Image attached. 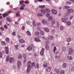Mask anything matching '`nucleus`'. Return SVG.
<instances>
[{
  "label": "nucleus",
  "mask_w": 74,
  "mask_h": 74,
  "mask_svg": "<svg viewBox=\"0 0 74 74\" xmlns=\"http://www.w3.org/2000/svg\"><path fill=\"white\" fill-rule=\"evenodd\" d=\"M6 61L7 62H8L9 61L10 63H12L14 61V58H10L9 56H8L6 58Z\"/></svg>",
  "instance_id": "1"
},
{
  "label": "nucleus",
  "mask_w": 74,
  "mask_h": 74,
  "mask_svg": "<svg viewBox=\"0 0 74 74\" xmlns=\"http://www.w3.org/2000/svg\"><path fill=\"white\" fill-rule=\"evenodd\" d=\"M35 65V64L34 62H33L32 64V66H27V72L28 73H29L30 71V70H31V68H32Z\"/></svg>",
  "instance_id": "2"
},
{
  "label": "nucleus",
  "mask_w": 74,
  "mask_h": 74,
  "mask_svg": "<svg viewBox=\"0 0 74 74\" xmlns=\"http://www.w3.org/2000/svg\"><path fill=\"white\" fill-rule=\"evenodd\" d=\"M53 37L52 36H49L46 39L47 44L49 43V40H53Z\"/></svg>",
  "instance_id": "3"
},
{
  "label": "nucleus",
  "mask_w": 74,
  "mask_h": 74,
  "mask_svg": "<svg viewBox=\"0 0 74 74\" xmlns=\"http://www.w3.org/2000/svg\"><path fill=\"white\" fill-rule=\"evenodd\" d=\"M22 65V62L20 61H18L17 62V68L18 69H20L21 66Z\"/></svg>",
  "instance_id": "4"
},
{
  "label": "nucleus",
  "mask_w": 74,
  "mask_h": 74,
  "mask_svg": "<svg viewBox=\"0 0 74 74\" xmlns=\"http://www.w3.org/2000/svg\"><path fill=\"white\" fill-rule=\"evenodd\" d=\"M45 49L44 48H42L40 52V53L41 56H44V51Z\"/></svg>",
  "instance_id": "5"
},
{
  "label": "nucleus",
  "mask_w": 74,
  "mask_h": 74,
  "mask_svg": "<svg viewBox=\"0 0 74 74\" xmlns=\"http://www.w3.org/2000/svg\"><path fill=\"white\" fill-rule=\"evenodd\" d=\"M40 12L43 15H45L46 14V12H45V10L44 9H42L40 10Z\"/></svg>",
  "instance_id": "6"
},
{
  "label": "nucleus",
  "mask_w": 74,
  "mask_h": 74,
  "mask_svg": "<svg viewBox=\"0 0 74 74\" xmlns=\"http://www.w3.org/2000/svg\"><path fill=\"white\" fill-rule=\"evenodd\" d=\"M69 54H70V55H71L73 53V49L72 48H70L69 49Z\"/></svg>",
  "instance_id": "7"
},
{
  "label": "nucleus",
  "mask_w": 74,
  "mask_h": 74,
  "mask_svg": "<svg viewBox=\"0 0 74 74\" xmlns=\"http://www.w3.org/2000/svg\"><path fill=\"white\" fill-rule=\"evenodd\" d=\"M31 65H32V66H31ZM27 66H29V67H32V62L30 61H29L28 62Z\"/></svg>",
  "instance_id": "8"
},
{
  "label": "nucleus",
  "mask_w": 74,
  "mask_h": 74,
  "mask_svg": "<svg viewBox=\"0 0 74 74\" xmlns=\"http://www.w3.org/2000/svg\"><path fill=\"white\" fill-rule=\"evenodd\" d=\"M51 70V67H47L46 69V71L49 72Z\"/></svg>",
  "instance_id": "9"
},
{
  "label": "nucleus",
  "mask_w": 74,
  "mask_h": 74,
  "mask_svg": "<svg viewBox=\"0 0 74 74\" xmlns=\"http://www.w3.org/2000/svg\"><path fill=\"white\" fill-rule=\"evenodd\" d=\"M33 47L34 46H33L32 47H28L27 49V50H28V51H30L31 50H32V48H33Z\"/></svg>",
  "instance_id": "10"
},
{
  "label": "nucleus",
  "mask_w": 74,
  "mask_h": 74,
  "mask_svg": "<svg viewBox=\"0 0 74 74\" xmlns=\"http://www.w3.org/2000/svg\"><path fill=\"white\" fill-rule=\"evenodd\" d=\"M35 40L37 42H41V40L37 37H35Z\"/></svg>",
  "instance_id": "11"
},
{
  "label": "nucleus",
  "mask_w": 74,
  "mask_h": 74,
  "mask_svg": "<svg viewBox=\"0 0 74 74\" xmlns=\"http://www.w3.org/2000/svg\"><path fill=\"white\" fill-rule=\"evenodd\" d=\"M67 11L69 12H74V10L72 9H67Z\"/></svg>",
  "instance_id": "12"
},
{
  "label": "nucleus",
  "mask_w": 74,
  "mask_h": 74,
  "mask_svg": "<svg viewBox=\"0 0 74 74\" xmlns=\"http://www.w3.org/2000/svg\"><path fill=\"white\" fill-rule=\"evenodd\" d=\"M51 11L53 14H57V11L54 9H52Z\"/></svg>",
  "instance_id": "13"
},
{
  "label": "nucleus",
  "mask_w": 74,
  "mask_h": 74,
  "mask_svg": "<svg viewBox=\"0 0 74 74\" xmlns=\"http://www.w3.org/2000/svg\"><path fill=\"white\" fill-rule=\"evenodd\" d=\"M25 2L22 0L21 1H20V4L21 5V6L23 5H26L24 4Z\"/></svg>",
  "instance_id": "14"
},
{
  "label": "nucleus",
  "mask_w": 74,
  "mask_h": 74,
  "mask_svg": "<svg viewBox=\"0 0 74 74\" xmlns=\"http://www.w3.org/2000/svg\"><path fill=\"white\" fill-rule=\"evenodd\" d=\"M61 21L62 22H64L65 23H66V20L65 18H62L61 19Z\"/></svg>",
  "instance_id": "15"
},
{
  "label": "nucleus",
  "mask_w": 74,
  "mask_h": 74,
  "mask_svg": "<svg viewBox=\"0 0 74 74\" xmlns=\"http://www.w3.org/2000/svg\"><path fill=\"white\" fill-rule=\"evenodd\" d=\"M45 47L47 50H49V45H46Z\"/></svg>",
  "instance_id": "16"
},
{
  "label": "nucleus",
  "mask_w": 74,
  "mask_h": 74,
  "mask_svg": "<svg viewBox=\"0 0 74 74\" xmlns=\"http://www.w3.org/2000/svg\"><path fill=\"white\" fill-rule=\"evenodd\" d=\"M5 52L6 54L8 53V48L7 47H6L5 48Z\"/></svg>",
  "instance_id": "17"
},
{
  "label": "nucleus",
  "mask_w": 74,
  "mask_h": 74,
  "mask_svg": "<svg viewBox=\"0 0 74 74\" xmlns=\"http://www.w3.org/2000/svg\"><path fill=\"white\" fill-rule=\"evenodd\" d=\"M54 71L55 72H56L57 74L59 73V70L58 69H54Z\"/></svg>",
  "instance_id": "18"
},
{
  "label": "nucleus",
  "mask_w": 74,
  "mask_h": 74,
  "mask_svg": "<svg viewBox=\"0 0 74 74\" xmlns=\"http://www.w3.org/2000/svg\"><path fill=\"white\" fill-rule=\"evenodd\" d=\"M25 6L26 5H23L21 6V7L20 8V10H24V8H25Z\"/></svg>",
  "instance_id": "19"
},
{
  "label": "nucleus",
  "mask_w": 74,
  "mask_h": 74,
  "mask_svg": "<svg viewBox=\"0 0 74 74\" xmlns=\"http://www.w3.org/2000/svg\"><path fill=\"white\" fill-rule=\"evenodd\" d=\"M46 12H51V10L47 8L45 9Z\"/></svg>",
  "instance_id": "20"
},
{
  "label": "nucleus",
  "mask_w": 74,
  "mask_h": 74,
  "mask_svg": "<svg viewBox=\"0 0 74 74\" xmlns=\"http://www.w3.org/2000/svg\"><path fill=\"white\" fill-rule=\"evenodd\" d=\"M67 67V64H66V63H64L63 65V67L64 69H66Z\"/></svg>",
  "instance_id": "21"
},
{
  "label": "nucleus",
  "mask_w": 74,
  "mask_h": 74,
  "mask_svg": "<svg viewBox=\"0 0 74 74\" xmlns=\"http://www.w3.org/2000/svg\"><path fill=\"white\" fill-rule=\"evenodd\" d=\"M67 58L69 60H73V57L71 56H69L67 57Z\"/></svg>",
  "instance_id": "22"
},
{
  "label": "nucleus",
  "mask_w": 74,
  "mask_h": 74,
  "mask_svg": "<svg viewBox=\"0 0 74 74\" xmlns=\"http://www.w3.org/2000/svg\"><path fill=\"white\" fill-rule=\"evenodd\" d=\"M39 34H40V32H36L34 33V35L35 36H38Z\"/></svg>",
  "instance_id": "23"
},
{
  "label": "nucleus",
  "mask_w": 74,
  "mask_h": 74,
  "mask_svg": "<svg viewBox=\"0 0 74 74\" xmlns=\"http://www.w3.org/2000/svg\"><path fill=\"white\" fill-rule=\"evenodd\" d=\"M44 29L45 32H49V30L47 28H45Z\"/></svg>",
  "instance_id": "24"
},
{
  "label": "nucleus",
  "mask_w": 74,
  "mask_h": 74,
  "mask_svg": "<svg viewBox=\"0 0 74 74\" xmlns=\"http://www.w3.org/2000/svg\"><path fill=\"white\" fill-rule=\"evenodd\" d=\"M19 41L20 43H23L25 42V40H23V39H20L19 40Z\"/></svg>",
  "instance_id": "25"
},
{
  "label": "nucleus",
  "mask_w": 74,
  "mask_h": 74,
  "mask_svg": "<svg viewBox=\"0 0 74 74\" xmlns=\"http://www.w3.org/2000/svg\"><path fill=\"white\" fill-rule=\"evenodd\" d=\"M66 24L67 26H70V25H71V22L70 21H68L67 22Z\"/></svg>",
  "instance_id": "26"
},
{
  "label": "nucleus",
  "mask_w": 74,
  "mask_h": 74,
  "mask_svg": "<svg viewBox=\"0 0 74 74\" xmlns=\"http://www.w3.org/2000/svg\"><path fill=\"white\" fill-rule=\"evenodd\" d=\"M8 15V13L7 12L4 14L3 15V17H5L6 16H7Z\"/></svg>",
  "instance_id": "27"
},
{
  "label": "nucleus",
  "mask_w": 74,
  "mask_h": 74,
  "mask_svg": "<svg viewBox=\"0 0 74 74\" xmlns=\"http://www.w3.org/2000/svg\"><path fill=\"white\" fill-rule=\"evenodd\" d=\"M43 15L42 14H41V13H38L37 16H43Z\"/></svg>",
  "instance_id": "28"
},
{
  "label": "nucleus",
  "mask_w": 74,
  "mask_h": 74,
  "mask_svg": "<svg viewBox=\"0 0 74 74\" xmlns=\"http://www.w3.org/2000/svg\"><path fill=\"white\" fill-rule=\"evenodd\" d=\"M27 35H28V36H29L31 35V33H30V32L29 31H27Z\"/></svg>",
  "instance_id": "29"
},
{
  "label": "nucleus",
  "mask_w": 74,
  "mask_h": 74,
  "mask_svg": "<svg viewBox=\"0 0 74 74\" xmlns=\"http://www.w3.org/2000/svg\"><path fill=\"white\" fill-rule=\"evenodd\" d=\"M52 17L50 16L48 18V20L49 21H51L52 20Z\"/></svg>",
  "instance_id": "30"
},
{
  "label": "nucleus",
  "mask_w": 74,
  "mask_h": 74,
  "mask_svg": "<svg viewBox=\"0 0 74 74\" xmlns=\"http://www.w3.org/2000/svg\"><path fill=\"white\" fill-rule=\"evenodd\" d=\"M40 32L41 35L42 36H43V35H44V31L41 30Z\"/></svg>",
  "instance_id": "31"
},
{
  "label": "nucleus",
  "mask_w": 74,
  "mask_h": 74,
  "mask_svg": "<svg viewBox=\"0 0 74 74\" xmlns=\"http://www.w3.org/2000/svg\"><path fill=\"white\" fill-rule=\"evenodd\" d=\"M45 7V5H41L39 6V8H44Z\"/></svg>",
  "instance_id": "32"
},
{
  "label": "nucleus",
  "mask_w": 74,
  "mask_h": 74,
  "mask_svg": "<svg viewBox=\"0 0 74 74\" xmlns=\"http://www.w3.org/2000/svg\"><path fill=\"white\" fill-rule=\"evenodd\" d=\"M0 73L1 74H4V71L3 70H1L0 71Z\"/></svg>",
  "instance_id": "33"
},
{
  "label": "nucleus",
  "mask_w": 74,
  "mask_h": 74,
  "mask_svg": "<svg viewBox=\"0 0 74 74\" xmlns=\"http://www.w3.org/2000/svg\"><path fill=\"white\" fill-rule=\"evenodd\" d=\"M7 20L8 22H11V18L10 17H8L7 18Z\"/></svg>",
  "instance_id": "34"
},
{
  "label": "nucleus",
  "mask_w": 74,
  "mask_h": 74,
  "mask_svg": "<svg viewBox=\"0 0 74 74\" xmlns=\"http://www.w3.org/2000/svg\"><path fill=\"white\" fill-rule=\"evenodd\" d=\"M64 9H66V8H70V6H65L63 8Z\"/></svg>",
  "instance_id": "35"
},
{
  "label": "nucleus",
  "mask_w": 74,
  "mask_h": 74,
  "mask_svg": "<svg viewBox=\"0 0 74 74\" xmlns=\"http://www.w3.org/2000/svg\"><path fill=\"white\" fill-rule=\"evenodd\" d=\"M20 13V12H19V11H18V12L16 14V16H20V15L19 14Z\"/></svg>",
  "instance_id": "36"
},
{
  "label": "nucleus",
  "mask_w": 74,
  "mask_h": 74,
  "mask_svg": "<svg viewBox=\"0 0 74 74\" xmlns=\"http://www.w3.org/2000/svg\"><path fill=\"white\" fill-rule=\"evenodd\" d=\"M42 23L44 24H45L47 23V21L45 20H43L42 21Z\"/></svg>",
  "instance_id": "37"
},
{
  "label": "nucleus",
  "mask_w": 74,
  "mask_h": 74,
  "mask_svg": "<svg viewBox=\"0 0 74 74\" xmlns=\"http://www.w3.org/2000/svg\"><path fill=\"white\" fill-rule=\"evenodd\" d=\"M6 40L7 42H9V41H10V38H6Z\"/></svg>",
  "instance_id": "38"
},
{
  "label": "nucleus",
  "mask_w": 74,
  "mask_h": 74,
  "mask_svg": "<svg viewBox=\"0 0 74 74\" xmlns=\"http://www.w3.org/2000/svg\"><path fill=\"white\" fill-rule=\"evenodd\" d=\"M57 25L58 27H59L60 26V25L59 24V21H57L56 22Z\"/></svg>",
  "instance_id": "39"
},
{
  "label": "nucleus",
  "mask_w": 74,
  "mask_h": 74,
  "mask_svg": "<svg viewBox=\"0 0 74 74\" xmlns=\"http://www.w3.org/2000/svg\"><path fill=\"white\" fill-rule=\"evenodd\" d=\"M64 74V71L63 70H62L60 71V74Z\"/></svg>",
  "instance_id": "40"
},
{
  "label": "nucleus",
  "mask_w": 74,
  "mask_h": 74,
  "mask_svg": "<svg viewBox=\"0 0 74 74\" xmlns=\"http://www.w3.org/2000/svg\"><path fill=\"white\" fill-rule=\"evenodd\" d=\"M1 44L2 45H5V43L4 41H2Z\"/></svg>",
  "instance_id": "41"
},
{
  "label": "nucleus",
  "mask_w": 74,
  "mask_h": 74,
  "mask_svg": "<svg viewBox=\"0 0 74 74\" xmlns=\"http://www.w3.org/2000/svg\"><path fill=\"white\" fill-rule=\"evenodd\" d=\"M33 26H34L35 27H36V23H35V21L34 20H33Z\"/></svg>",
  "instance_id": "42"
},
{
  "label": "nucleus",
  "mask_w": 74,
  "mask_h": 74,
  "mask_svg": "<svg viewBox=\"0 0 74 74\" xmlns=\"http://www.w3.org/2000/svg\"><path fill=\"white\" fill-rule=\"evenodd\" d=\"M71 41V38H68L67 39V42H69L70 41Z\"/></svg>",
  "instance_id": "43"
},
{
  "label": "nucleus",
  "mask_w": 74,
  "mask_h": 74,
  "mask_svg": "<svg viewBox=\"0 0 74 74\" xmlns=\"http://www.w3.org/2000/svg\"><path fill=\"white\" fill-rule=\"evenodd\" d=\"M52 25H54V24H55V20H53L51 22Z\"/></svg>",
  "instance_id": "44"
},
{
  "label": "nucleus",
  "mask_w": 74,
  "mask_h": 74,
  "mask_svg": "<svg viewBox=\"0 0 74 74\" xmlns=\"http://www.w3.org/2000/svg\"><path fill=\"white\" fill-rule=\"evenodd\" d=\"M23 58H24L25 59V58H26L27 57V55H26V54H23Z\"/></svg>",
  "instance_id": "45"
},
{
  "label": "nucleus",
  "mask_w": 74,
  "mask_h": 74,
  "mask_svg": "<svg viewBox=\"0 0 74 74\" xmlns=\"http://www.w3.org/2000/svg\"><path fill=\"white\" fill-rule=\"evenodd\" d=\"M22 56L21 54H19L18 56V58L19 59H21V58H22Z\"/></svg>",
  "instance_id": "46"
},
{
  "label": "nucleus",
  "mask_w": 74,
  "mask_h": 74,
  "mask_svg": "<svg viewBox=\"0 0 74 74\" xmlns=\"http://www.w3.org/2000/svg\"><path fill=\"white\" fill-rule=\"evenodd\" d=\"M47 65L48 64H47V63H46L44 64L43 66L45 67H47Z\"/></svg>",
  "instance_id": "47"
},
{
  "label": "nucleus",
  "mask_w": 74,
  "mask_h": 74,
  "mask_svg": "<svg viewBox=\"0 0 74 74\" xmlns=\"http://www.w3.org/2000/svg\"><path fill=\"white\" fill-rule=\"evenodd\" d=\"M63 29H64V27L62 26H61L60 27V29L61 30H63Z\"/></svg>",
  "instance_id": "48"
},
{
  "label": "nucleus",
  "mask_w": 74,
  "mask_h": 74,
  "mask_svg": "<svg viewBox=\"0 0 74 74\" xmlns=\"http://www.w3.org/2000/svg\"><path fill=\"white\" fill-rule=\"evenodd\" d=\"M46 15L47 17H49V13H47L46 14Z\"/></svg>",
  "instance_id": "49"
},
{
  "label": "nucleus",
  "mask_w": 74,
  "mask_h": 74,
  "mask_svg": "<svg viewBox=\"0 0 74 74\" xmlns=\"http://www.w3.org/2000/svg\"><path fill=\"white\" fill-rule=\"evenodd\" d=\"M39 67V65H38V64H36V67H35V68L36 69L37 68H38Z\"/></svg>",
  "instance_id": "50"
},
{
  "label": "nucleus",
  "mask_w": 74,
  "mask_h": 74,
  "mask_svg": "<svg viewBox=\"0 0 74 74\" xmlns=\"http://www.w3.org/2000/svg\"><path fill=\"white\" fill-rule=\"evenodd\" d=\"M12 35L13 36H15V35H16V32H13Z\"/></svg>",
  "instance_id": "51"
},
{
  "label": "nucleus",
  "mask_w": 74,
  "mask_h": 74,
  "mask_svg": "<svg viewBox=\"0 0 74 74\" xmlns=\"http://www.w3.org/2000/svg\"><path fill=\"white\" fill-rule=\"evenodd\" d=\"M18 45H15V47L16 49H18Z\"/></svg>",
  "instance_id": "52"
},
{
  "label": "nucleus",
  "mask_w": 74,
  "mask_h": 74,
  "mask_svg": "<svg viewBox=\"0 0 74 74\" xmlns=\"http://www.w3.org/2000/svg\"><path fill=\"white\" fill-rule=\"evenodd\" d=\"M66 4H69L70 5L71 4V2H70L67 1L66 2Z\"/></svg>",
  "instance_id": "53"
},
{
  "label": "nucleus",
  "mask_w": 74,
  "mask_h": 74,
  "mask_svg": "<svg viewBox=\"0 0 74 74\" xmlns=\"http://www.w3.org/2000/svg\"><path fill=\"white\" fill-rule=\"evenodd\" d=\"M66 47H64L63 49V51H64V52L66 51Z\"/></svg>",
  "instance_id": "54"
},
{
  "label": "nucleus",
  "mask_w": 74,
  "mask_h": 74,
  "mask_svg": "<svg viewBox=\"0 0 74 74\" xmlns=\"http://www.w3.org/2000/svg\"><path fill=\"white\" fill-rule=\"evenodd\" d=\"M4 27L5 29H8V27H7V25H5Z\"/></svg>",
  "instance_id": "55"
},
{
  "label": "nucleus",
  "mask_w": 74,
  "mask_h": 74,
  "mask_svg": "<svg viewBox=\"0 0 74 74\" xmlns=\"http://www.w3.org/2000/svg\"><path fill=\"white\" fill-rule=\"evenodd\" d=\"M70 14V13L68 12L67 13H66L65 14L66 16H69V15Z\"/></svg>",
  "instance_id": "56"
},
{
  "label": "nucleus",
  "mask_w": 74,
  "mask_h": 74,
  "mask_svg": "<svg viewBox=\"0 0 74 74\" xmlns=\"http://www.w3.org/2000/svg\"><path fill=\"white\" fill-rule=\"evenodd\" d=\"M56 51V47H55L54 48L53 52H55Z\"/></svg>",
  "instance_id": "57"
},
{
  "label": "nucleus",
  "mask_w": 74,
  "mask_h": 74,
  "mask_svg": "<svg viewBox=\"0 0 74 74\" xmlns=\"http://www.w3.org/2000/svg\"><path fill=\"white\" fill-rule=\"evenodd\" d=\"M55 57L56 58H60V56H57L56 55L55 56Z\"/></svg>",
  "instance_id": "58"
},
{
  "label": "nucleus",
  "mask_w": 74,
  "mask_h": 74,
  "mask_svg": "<svg viewBox=\"0 0 74 74\" xmlns=\"http://www.w3.org/2000/svg\"><path fill=\"white\" fill-rule=\"evenodd\" d=\"M2 58V54H1V53L0 52V58Z\"/></svg>",
  "instance_id": "59"
},
{
  "label": "nucleus",
  "mask_w": 74,
  "mask_h": 74,
  "mask_svg": "<svg viewBox=\"0 0 74 74\" xmlns=\"http://www.w3.org/2000/svg\"><path fill=\"white\" fill-rule=\"evenodd\" d=\"M41 25V23H38L37 24V26H40Z\"/></svg>",
  "instance_id": "60"
},
{
  "label": "nucleus",
  "mask_w": 74,
  "mask_h": 74,
  "mask_svg": "<svg viewBox=\"0 0 74 74\" xmlns=\"http://www.w3.org/2000/svg\"><path fill=\"white\" fill-rule=\"evenodd\" d=\"M1 30H2L3 31V30H4V28H3V27H1Z\"/></svg>",
  "instance_id": "61"
},
{
  "label": "nucleus",
  "mask_w": 74,
  "mask_h": 74,
  "mask_svg": "<svg viewBox=\"0 0 74 74\" xmlns=\"http://www.w3.org/2000/svg\"><path fill=\"white\" fill-rule=\"evenodd\" d=\"M62 9V7H60L59 8V10H61Z\"/></svg>",
  "instance_id": "62"
},
{
  "label": "nucleus",
  "mask_w": 74,
  "mask_h": 74,
  "mask_svg": "<svg viewBox=\"0 0 74 74\" xmlns=\"http://www.w3.org/2000/svg\"><path fill=\"white\" fill-rule=\"evenodd\" d=\"M21 47H25V45H22L21 46Z\"/></svg>",
  "instance_id": "63"
},
{
  "label": "nucleus",
  "mask_w": 74,
  "mask_h": 74,
  "mask_svg": "<svg viewBox=\"0 0 74 74\" xmlns=\"http://www.w3.org/2000/svg\"><path fill=\"white\" fill-rule=\"evenodd\" d=\"M70 0V1H71L72 2V3H74V0Z\"/></svg>",
  "instance_id": "64"
}]
</instances>
